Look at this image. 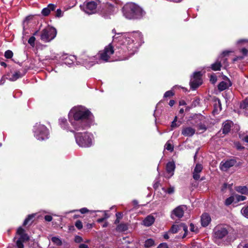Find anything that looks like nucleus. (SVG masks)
Wrapping results in <instances>:
<instances>
[{
  "label": "nucleus",
  "mask_w": 248,
  "mask_h": 248,
  "mask_svg": "<svg viewBox=\"0 0 248 248\" xmlns=\"http://www.w3.org/2000/svg\"><path fill=\"white\" fill-rule=\"evenodd\" d=\"M45 219L46 221H51L52 219V217L51 216L46 215L45 217Z\"/></svg>",
  "instance_id": "6e6d98bb"
},
{
  "label": "nucleus",
  "mask_w": 248,
  "mask_h": 248,
  "mask_svg": "<svg viewBox=\"0 0 248 248\" xmlns=\"http://www.w3.org/2000/svg\"><path fill=\"white\" fill-rule=\"evenodd\" d=\"M244 140H245L246 142H248V136H246V137H245V138H244Z\"/></svg>",
  "instance_id": "774afa93"
},
{
  "label": "nucleus",
  "mask_w": 248,
  "mask_h": 248,
  "mask_svg": "<svg viewBox=\"0 0 248 248\" xmlns=\"http://www.w3.org/2000/svg\"><path fill=\"white\" fill-rule=\"evenodd\" d=\"M122 12L128 19H140L146 14L141 7L134 2L126 3L123 7Z\"/></svg>",
  "instance_id": "7ed1b4c3"
},
{
  "label": "nucleus",
  "mask_w": 248,
  "mask_h": 248,
  "mask_svg": "<svg viewBox=\"0 0 248 248\" xmlns=\"http://www.w3.org/2000/svg\"><path fill=\"white\" fill-rule=\"evenodd\" d=\"M175 168V165L173 162H169L166 165V170L170 174L169 177L173 175V172Z\"/></svg>",
  "instance_id": "4be33fe9"
},
{
  "label": "nucleus",
  "mask_w": 248,
  "mask_h": 248,
  "mask_svg": "<svg viewBox=\"0 0 248 248\" xmlns=\"http://www.w3.org/2000/svg\"><path fill=\"white\" fill-rule=\"evenodd\" d=\"M164 191L168 194H172L174 192V187L173 186L169 187L167 190H165L164 188H163Z\"/></svg>",
  "instance_id": "a19ab883"
},
{
  "label": "nucleus",
  "mask_w": 248,
  "mask_h": 248,
  "mask_svg": "<svg viewBox=\"0 0 248 248\" xmlns=\"http://www.w3.org/2000/svg\"><path fill=\"white\" fill-rule=\"evenodd\" d=\"M175 104V101L173 100H171L170 101V102H169V105L170 106V107H172L174 105V104Z\"/></svg>",
  "instance_id": "680f3d73"
},
{
  "label": "nucleus",
  "mask_w": 248,
  "mask_h": 248,
  "mask_svg": "<svg viewBox=\"0 0 248 248\" xmlns=\"http://www.w3.org/2000/svg\"><path fill=\"white\" fill-rule=\"evenodd\" d=\"M16 233L19 237L16 242V246L17 248H24L23 243L29 240V236L21 227L18 228Z\"/></svg>",
  "instance_id": "9b49d317"
},
{
  "label": "nucleus",
  "mask_w": 248,
  "mask_h": 248,
  "mask_svg": "<svg viewBox=\"0 0 248 248\" xmlns=\"http://www.w3.org/2000/svg\"><path fill=\"white\" fill-rule=\"evenodd\" d=\"M79 248H89L88 245L84 244H81L79 246Z\"/></svg>",
  "instance_id": "bf43d9fd"
},
{
  "label": "nucleus",
  "mask_w": 248,
  "mask_h": 248,
  "mask_svg": "<svg viewBox=\"0 0 248 248\" xmlns=\"http://www.w3.org/2000/svg\"><path fill=\"white\" fill-rule=\"evenodd\" d=\"M196 130L190 126L183 127L182 130V134L185 137H191L195 133Z\"/></svg>",
  "instance_id": "a211bd4d"
},
{
  "label": "nucleus",
  "mask_w": 248,
  "mask_h": 248,
  "mask_svg": "<svg viewBox=\"0 0 248 248\" xmlns=\"http://www.w3.org/2000/svg\"><path fill=\"white\" fill-rule=\"evenodd\" d=\"M231 229L229 227L223 225L216 226L213 232V238L214 242L219 244L221 241L226 237L227 242L233 241L235 238H232L230 232Z\"/></svg>",
  "instance_id": "20e7f679"
},
{
  "label": "nucleus",
  "mask_w": 248,
  "mask_h": 248,
  "mask_svg": "<svg viewBox=\"0 0 248 248\" xmlns=\"http://www.w3.org/2000/svg\"><path fill=\"white\" fill-rule=\"evenodd\" d=\"M159 186V183L158 182H156L154 184V187L156 189Z\"/></svg>",
  "instance_id": "e2e57ef3"
},
{
  "label": "nucleus",
  "mask_w": 248,
  "mask_h": 248,
  "mask_svg": "<svg viewBox=\"0 0 248 248\" xmlns=\"http://www.w3.org/2000/svg\"><path fill=\"white\" fill-rule=\"evenodd\" d=\"M179 105L180 106H184V105H186V102L184 100H181L179 102Z\"/></svg>",
  "instance_id": "052dcab7"
},
{
  "label": "nucleus",
  "mask_w": 248,
  "mask_h": 248,
  "mask_svg": "<svg viewBox=\"0 0 248 248\" xmlns=\"http://www.w3.org/2000/svg\"><path fill=\"white\" fill-rule=\"evenodd\" d=\"M180 231H184L185 232L183 237L184 238L186 237L188 232V229L187 227L185 224L181 223L179 225H173L169 232L172 233H175Z\"/></svg>",
  "instance_id": "4468645a"
},
{
  "label": "nucleus",
  "mask_w": 248,
  "mask_h": 248,
  "mask_svg": "<svg viewBox=\"0 0 248 248\" xmlns=\"http://www.w3.org/2000/svg\"><path fill=\"white\" fill-rule=\"evenodd\" d=\"M5 80L2 77L0 78V85H1L4 83Z\"/></svg>",
  "instance_id": "0e129e2a"
},
{
  "label": "nucleus",
  "mask_w": 248,
  "mask_h": 248,
  "mask_svg": "<svg viewBox=\"0 0 248 248\" xmlns=\"http://www.w3.org/2000/svg\"><path fill=\"white\" fill-rule=\"evenodd\" d=\"M241 213L244 216L248 218V205L247 207H243L242 209Z\"/></svg>",
  "instance_id": "e433bc0d"
},
{
  "label": "nucleus",
  "mask_w": 248,
  "mask_h": 248,
  "mask_svg": "<svg viewBox=\"0 0 248 248\" xmlns=\"http://www.w3.org/2000/svg\"><path fill=\"white\" fill-rule=\"evenodd\" d=\"M56 34L57 31L55 28L47 26L42 31L40 38L45 43L49 42L54 39Z\"/></svg>",
  "instance_id": "6e6552de"
},
{
  "label": "nucleus",
  "mask_w": 248,
  "mask_h": 248,
  "mask_svg": "<svg viewBox=\"0 0 248 248\" xmlns=\"http://www.w3.org/2000/svg\"><path fill=\"white\" fill-rule=\"evenodd\" d=\"M241 108L248 110V97L245 99L240 104Z\"/></svg>",
  "instance_id": "c756f323"
},
{
  "label": "nucleus",
  "mask_w": 248,
  "mask_h": 248,
  "mask_svg": "<svg viewBox=\"0 0 248 248\" xmlns=\"http://www.w3.org/2000/svg\"><path fill=\"white\" fill-rule=\"evenodd\" d=\"M164 238L166 239H169V237L167 233H166L164 235Z\"/></svg>",
  "instance_id": "338daca9"
},
{
  "label": "nucleus",
  "mask_w": 248,
  "mask_h": 248,
  "mask_svg": "<svg viewBox=\"0 0 248 248\" xmlns=\"http://www.w3.org/2000/svg\"><path fill=\"white\" fill-rule=\"evenodd\" d=\"M198 127H199V129L200 130H202L203 131L206 130V126L205 125H204V124H200L198 125Z\"/></svg>",
  "instance_id": "3c124183"
},
{
  "label": "nucleus",
  "mask_w": 248,
  "mask_h": 248,
  "mask_svg": "<svg viewBox=\"0 0 248 248\" xmlns=\"http://www.w3.org/2000/svg\"><path fill=\"white\" fill-rule=\"evenodd\" d=\"M34 214L29 215L28 217L25 219L23 222V225L26 226L28 224L29 221L34 217Z\"/></svg>",
  "instance_id": "f704fd0d"
},
{
  "label": "nucleus",
  "mask_w": 248,
  "mask_h": 248,
  "mask_svg": "<svg viewBox=\"0 0 248 248\" xmlns=\"http://www.w3.org/2000/svg\"><path fill=\"white\" fill-rule=\"evenodd\" d=\"M35 41V38L34 36L31 37L29 40H28V43L32 46H34V42Z\"/></svg>",
  "instance_id": "ea45409f"
},
{
  "label": "nucleus",
  "mask_w": 248,
  "mask_h": 248,
  "mask_svg": "<svg viewBox=\"0 0 248 248\" xmlns=\"http://www.w3.org/2000/svg\"><path fill=\"white\" fill-rule=\"evenodd\" d=\"M186 209V206L184 205L178 206L174 209L173 210L171 213V217L172 219L175 217L180 218H181L184 213V211Z\"/></svg>",
  "instance_id": "2eb2a0df"
},
{
  "label": "nucleus",
  "mask_w": 248,
  "mask_h": 248,
  "mask_svg": "<svg viewBox=\"0 0 248 248\" xmlns=\"http://www.w3.org/2000/svg\"><path fill=\"white\" fill-rule=\"evenodd\" d=\"M68 116L70 123L77 131L89 127L93 121L91 112L82 106L73 108Z\"/></svg>",
  "instance_id": "f03ea898"
},
{
  "label": "nucleus",
  "mask_w": 248,
  "mask_h": 248,
  "mask_svg": "<svg viewBox=\"0 0 248 248\" xmlns=\"http://www.w3.org/2000/svg\"><path fill=\"white\" fill-rule=\"evenodd\" d=\"M157 248H168V245L166 243H163L160 244L157 247Z\"/></svg>",
  "instance_id": "8fccbe9b"
},
{
  "label": "nucleus",
  "mask_w": 248,
  "mask_h": 248,
  "mask_svg": "<svg viewBox=\"0 0 248 248\" xmlns=\"http://www.w3.org/2000/svg\"><path fill=\"white\" fill-rule=\"evenodd\" d=\"M128 225L126 223H121L116 227V230L120 232H125L128 230Z\"/></svg>",
  "instance_id": "a878e982"
},
{
  "label": "nucleus",
  "mask_w": 248,
  "mask_h": 248,
  "mask_svg": "<svg viewBox=\"0 0 248 248\" xmlns=\"http://www.w3.org/2000/svg\"><path fill=\"white\" fill-rule=\"evenodd\" d=\"M76 60V58L74 56H69L65 59L64 63L68 65H70L74 63V62Z\"/></svg>",
  "instance_id": "bb28decb"
},
{
  "label": "nucleus",
  "mask_w": 248,
  "mask_h": 248,
  "mask_svg": "<svg viewBox=\"0 0 248 248\" xmlns=\"http://www.w3.org/2000/svg\"><path fill=\"white\" fill-rule=\"evenodd\" d=\"M203 169L202 165L197 164L193 171V178L195 180H198L200 178V173L202 172Z\"/></svg>",
  "instance_id": "dca6fc26"
},
{
  "label": "nucleus",
  "mask_w": 248,
  "mask_h": 248,
  "mask_svg": "<svg viewBox=\"0 0 248 248\" xmlns=\"http://www.w3.org/2000/svg\"><path fill=\"white\" fill-rule=\"evenodd\" d=\"M116 216L117 217V218H118V217L119 218V219H120V218L121 217V214L120 213H117L116 214Z\"/></svg>",
  "instance_id": "69168bd1"
},
{
  "label": "nucleus",
  "mask_w": 248,
  "mask_h": 248,
  "mask_svg": "<svg viewBox=\"0 0 248 248\" xmlns=\"http://www.w3.org/2000/svg\"><path fill=\"white\" fill-rule=\"evenodd\" d=\"M202 73L201 72H195L193 77L191 78L190 84L193 89H196L202 83L201 79Z\"/></svg>",
  "instance_id": "f8f14e48"
},
{
  "label": "nucleus",
  "mask_w": 248,
  "mask_h": 248,
  "mask_svg": "<svg viewBox=\"0 0 248 248\" xmlns=\"http://www.w3.org/2000/svg\"><path fill=\"white\" fill-rule=\"evenodd\" d=\"M235 198L238 201H243L246 199V197L242 195H236Z\"/></svg>",
  "instance_id": "c03bdc74"
},
{
  "label": "nucleus",
  "mask_w": 248,
  "mask_h": 248,
  "mask_svg": "<svg viewBox=\"0 0 248 248\" xmlns=\"http://www.w3.org/2000/svg\"><path fill=\"white\" fill-rule=\"evenodd\" d=\"M232 86V82L230 80L226 78L224 80L221 81L219 83L218 85V89L220 91H223L227 89H228L229 87Z\"/></svg>",
  "instance_id": "f3484780"
},
{
  "label": "nucleus",
  "mask_w": 248,
  "mask_h": 248,
  "mask_svg": "<svg viewBox=\"0 0 248 248\" xmlns=\"http://www.w3.org/2000/svg\"><path fill=\"white\" fill-rule=\"evenodd\" d=\"M109 217V216L107 214L106 211L103 212V217L97 220V222L101 223L105 219Z\"/></svg>",
  "instance_id": "473e14b6"
},
{
  "label": "nucleus",
  "mask_w": 248,
  "mask_h": 248,
  "mask_svg": "<svg viewBox=\"0 0 248 248\" xmlns=\"http://www.w3.org/2000/svg\"><path fill=\"white\" fill-rule=\"evenodd\" d=\"M13 55V53L12 51L9 50L6 51L4 54L5 57L7 59L11 58Z\"/></svg>",
  "instance_id": "58836bf2"
},
{
  "label": "nucleus",
  "mask_w": 248,
  "mask_h": 248,
  "mask_svg": "<svg viewBox=\"0 0 248 248\" xmlns=\"http://www.w3.org/2000/svg\"><path fill=\"white\" fill-rule=\"evenodd\" d=\"M217 80V77L215 76L211 75L210 77V81L212 83H215Z\"/></svg>",
  "instance_id": "09e8293b"
},
{
  "label": "nucleus",
  "mask_w": 248,
  "mask_h": 248,
  "mask_svg": "<svg viewBox=\"0 0 248 248\" xmlns=\"http://www.w3.org/2000/svg\"><path fill=\"white\" fill-rule=\"evenodd\" d=\"M34 137L39 140H43L48 138L49 132L46 127L40 124L37 123L34 126Z\"/></svg>",
  "instance_id": "0eeeda50"
},
{
  "label": "nucleus",
  "mask_w": 248,
  "mask_h": 248,
  "mask_svg": "<svg viewBox=\"0 0 248 248\" xmlns=\"http://www.w3.org/2000/svg\"><path fill=\"white\" fill-rule=\"evenodd\" d=\"M173 95H174V93L171 91H168L164 93V97L167 98L168 97L172 96Z\"/></svg>",
  "instance_id": "79ce46f5"
},
{
  "label": "nucleus",
  "mask_w": 248,
  "mask_h": 248,
  "mask_svg": "<svg viewBox=\"0 0 248 248\" xmlns=\"http://www.w3.org/2000/svg\"><path fill=\"white\" fill-rule=\"evenodd\" d=\"M56 16L57 17H61L62 16V12L60 9H58L56 11Z\"/></svg>",
  "instance_id": "603ef678"
},
{
  "label": "nucleus",
  "mask_w": 248,
  "mask_h": 248,
  "mask_svg": "<svg viewBox=\"0 0 248 248\" xmlns=\"http://www.w3.org/2000/svg\"><path fill=\"white\" fill-rule=\"evenodd\" d=\"M232 124V123L230 121H226L223 124L222 132L224 134H227L230 131Z\"/></svg>",
  "instance_id": "b1692460"
},
{
  "label": "nucleus",
  "mask_w": 248,
  "mask_h": 248,
  "mask_svg": "<svg viewBox=\"0 0 248 248\" xmlns=\"http://www.w3.org/2000/svg\"><path fill=\"white\" fill-rule=\"evenodd\" d=\"M76 227L78 229L80 230L82 228V223L81 221L77 220L75 223Z\"/></svg>",
  "instance_id": "37998d69"
},
{
  "label": "nucleus",
  "mask_w": 248,
  "mask_h": 248,
  "mask_svg": "<svg viewBox=\"0 0 248 248\" xmlns=\"http://www.w3.org/2000/svg\"><path fill=\"white\" fill-rule=\"evenodd\" d=\"M78 62L84 65L86 68H90L96 63H100V60L96 56L89 57L85 54H82L79 58Z\"/></svg>",
  "instance_id": "9d476101"
},
{
  "label": "nucleus",
  "mask_w": 248,
  "mask_h": 248,
  "mask_svg": "<svg viewBox=\"0 0 248 248\" xmlns=\"http://www.w3.org/2000/svg\"><path fill=\"white\" fill-rule=\"evenodd\" d=\"M215 109H214V111H218V110L219 109V110H221V102H220V101L219 99H218V98H216L215 100Z\"/></svg>",
  "instance_id": "cd10ccee"
},
{
  "label": "nucleus",
  "mask_w": 248,
  "mask_h": 248,
  "mask_svg": "<svg viewBox=\"0 0 248 248\" xmlns=\"http://www.w3.org/2000/svg\"><path fill=\"white\" fill-rule=\"evenodd\" d=\"M79 211L81 214H85L87 213L89 210L86 208H82L79 210Z\"/></svg>",
  "instance_id": "4d7b16f0"
},
{
  "label": "nucleus",
  "mask_w": 248,
  "mask_h": 248,
  "mask_svg": "<svg viewBox=\"0 0 248 248\" xmlns=\"http://www.w3.org/2000/svg\"><path fill=\"white\" fill-rule=\"evenodd\" d=\"M24 75V74H22L20 71H16L13 73L9 79L12 81H16L17 79L22 78Z\"/></svg>",
  "instance_id": "393cba45"
},
{
  "label": "nucleus",
  "mask_w": 248,
  "mask_h": 248,
  "mask_svg": "<svg viewBox=\"0 0 248 248\" xmlns=\"http://www.w3.org/2000/svg\"><path fill=\"white\" fill-rule=\"evenodd\" d=\"M121 4V2L119 0H112L111 2H107L103 4L98 11L105 18H108L109 16L113 14L117 5Z\"/></svg>",
  "instance_id": "423d86ee"
},
{
  "label": "nucleus",
  "mask_w": 248,
  "mask_h": 248,
  "mask_svg": "<svg viewBox=\"0 0 248 248\" xmlns=\"http://www.w3.org/2000/svg\"><path fill=\"white\" fill-rule=\"evenodd\" d=\"M59 122L61 127L63 129H67L66 125V120L65 118H61L59 119Z\"/></svg>",
  "instance_id": "72a5a7b5"
},
{
  "label": "nucleus",
  "mask_w": 248,
  "mask_h": 248,
  "mask_svg": "<svg viewBox=\"0 0 248 248\" xmlns=\"http://www.w3.org/2000/svg\"><path fill=\"white\" fill-rule=\"evenodd\" d=\"M243 58H244V57L243 56H237L233 59V61L234 62L238 60H241Z\"/></svg>",
  "instance_id": "13d9d810"
},
{
  "label": "nucleus",
  "mask_w": 248,
  "mask_h": 248,
  "mask_svg": "<svg viewBox=\"0 0 248 248\" xmlns=\"http://www.w3.org/2000/svg\"><path fill=\"white\" fill-rule=\"evenodd\" d=\"M241 52L244 56H247L248 53V50L245 48H243L241 49Z\"/></svg>",
  "instance_id": "5fc2aeb1"
},
{
  "label": "nucleus",
  "mask_w": 248,
  "mask_h": 248,
  "mask_svg": "<svg viewBox=\"0 0 248 248\" xmlns=\"http://www.w3.org/2000/svg\"><path fill=\"white\" fill-rule=\"evenodd\" d=\"M189 230H190V231H191L192 232H197L198 231L197 228H196L194 226V224L192 223H191L190 224Z\"/></svg>",
  "instance_id": "a18cd8bd"
},
{
  "label": "nucleus",
  "mask_w": 248,
  "mask_h": 248,
  "mask_svg": "<svg viewBox=\"0 0 248 248\" xmlns=\"http://www.w3.org/2000/svg\"><path fill=\"white\" fill-rule=\"evenodd\" d=\"M75 241L76 243H80L82 241V238L79 236H76L75 238Z\"/></svg>",
  "instance_id": "de8ad7c7"
},
{
  "label": "nucleus",
  "mask_w": 248,
  "mask_h": 248,
  "mask_svg": "<svg viewBox=\"0 0 248 248\" xmlns=\"http://www.w3.org/2000/svg\"><path fill=\"white\" fill-rule=\"evenodd\" d=\"M227 59L223 56H222V57L220 58H219L216 62L211 65V68L214 71L219 70L221 66V62L222 61L224 63H225Z\"/></svg>",
  "instance_id": "6ab92c4d"
},
{
  "label": "nucleus",
  "mask_w": 248,
  "mask_h": 248,
  "mask_svg": "<svg viewBox=\"0 0 248 248\" xmlns=\"http://www.w3.org/2000/svg\"><path fill=\"white\" fill-rule=\"evenodd\" d=\"M238 248H248V242L244 244L239 245Z\"/></svg>",
  "instance_id": "864d4df0"
},
{
  "label": "nucleus",
  "mask_w": 248,
  "mask_h": 248,
  "mask_svg": "<svg viewBox=\"0 0 248 248\" xmlns=\"http://www.w3.org/2000/svg\"><path fill=\"white\" fill-rule=\"evenodd\" d=\"M180 123L179 124L177 123V122H173L172 121L170 125L171 127V130H172L173 129L178 127L180 125Z\"/></svg>",
  "instance_id": "49530a36"
},
{
  "label": "nucleus",
  "mask_w": 248,
  "mask_h": 248,
  "mask_svg": "<svg viewBox=\"0 0 248 248\" xmlns=\"http://www.w3.org/2000/svg\"><path fill=\"white\" fill-rule=\"evenodd\" d=\"M51 241L53 243H54L57 246H60L62 245V243L61 240L58 237H52Z\"/></svg>",
  "instance_id": "2f4dec72"
},
{
  "label": "nucleus",
  "mask_w": 248,
  "mask_h": 248,
  "mask_svg": "<svg viewBox=\"0 0 248 248\" xmlns=\"http://www.w3.org/2000/svg\"><path fill=\"white\" fill-rule=\"evenodd\" d=\"M155 241L153 239H148L145 242L144 246L146 248H149L154 245Z\"/></svg>",
  "instance_id": "c85d7f7f"
},
{
  "label": "nucleus",
  "mask_w": 248,
  "mask_h": 248,
  "mask_svg": "<svg viewBox=\"0 0 248 248\" xmlns=\"http://www.w3.org/2000/svg\"><path fill=\"white\" fill-rule=\"evenodd\" d=\"M211 220L210 216L207 213H204L201 217V224L203 227L207 226Z\"/></svg>",
  "instance_id": "aec40b11"
},
{
  "label": "nucleus",
  "mask_w": 248,
  "mask_h": 248,
  "mask_svg": "<svg viewBox=\"0 0 248 248\" xmlns=\"http://www.w3.org/2000/svg\"><path fill=\"white\" fill-rule=\"evenodd\" d=\"M77 144L81 147H89L93 145V136L87 132H78L75 134Z\"/></svg>",
  "instance_id": "39448f33"
},
{
  "label": "nucleus",
  "mask_w": 248,
  "mask_h": 248,
  "mask_svg": "<svg viewBox=\"0 0 248 248\" xmlns=\"http://www.w3.org/2000/svg\"><path fill=\"white\" fill-rule=\"evenodd\" d=\"M236 190L241 193L245 194L248 193V189L245 186H238L236 188Z\"/></svg>",
  "instance_id": "7c9ffc66"
},
{
  "label": "nucleus",
  "mask_w": 248,
  "mask_h": 248,
  "mask_svg": "<svg viewBox=\"0 0 248 248\" xmlns=\"http://www.w3.org/2000/svg\"><path fill=\"white\" fill-rule=\"evenodd\" d=\"M141 39L142 35L139 31L117 33L113 37V43H117L116 48L113 49L110 44L103 51L99 52V60L107 62L110 55L114 53L119 60H127L137 51L138 48L134 44V39L137 40Z\"/></svg>",
  "instance_id": "f257e3e1"
},
{
  "label": "nucleus",
  "mask_w": 248,
  "mask_h": 248,
  "mask_svg": "<svg viewBox=\"0 0 248 248\" xmlns=\"http://www.w3.org/2000/svg\"><path fill=\"white\" fill-rule=\"evenodd\" d=\"M165 148L167 150L170 151H172L173 149V147L170 141H167V142L166 143L165 145Z\"/></svg>",
  "instance_id": "c9c22d12"
},
{
  "label": "nucleus",
  "mask_w": 248,
  "mask_h": 248,
  "mask_svg": "<svg viewBox=\"0 0 248 248\" xmlns=\"http://www.w3.org/2000/svg\"><path fill=\"white\" fill-rule=\"evenodd\" d=\"M56 7L54 4H49L47 7L43 9L41 13L44 16H47L51 11H54Z\"/></svg>",
  "instance_id": "412c9836"
},
{
  "label": "nucleus",
  "mask_w": 248,
  "mask_h": 248,
  "mask_svg": "<svg viewBox=\"0 0 248 248\" xmlns=\"http://www.w3.org/2000/svg\"><path fill=\"white\" fill-rule=\"evenodd\" d=\"M234 198L235 196H231L227 198L225 201V204L226 205H230L233 202Z\"/></svg>",
  "instance_id": "4c0bfd02"
},
{
  "label": "nucleus",
  "mask_w": 248,
  "mask_h": 248,
  "mask_svg": "<svg viewBox=\"0 0 248 248\" xmlns=\"http://www.w3.org/2000/svg\"><path fill=\"white\" fill-rule=\"evenodd\" d=\"M100 4L99 0L85 2L80 6L81 9L86 14L92 15L97 12V6Z\"/></svg>",
  "instance_id": "1a4fd4ad"
},
{
  "label": "nucleus",
  "mask_w": 248,
  "mask_h": 248,
  "mask_svg": "<svg viewBox=\"0 0 248 248\" xmlns=\"http://www.w3.org/2000/svg\"><path fill=\"white\" fill-rule=\"evenodd\" d=\"M155 222V218L153 216H148L143 220V225L145 226H150Z\"/></svg>",
  "instance_id": "5701e85b"
},
{
  "label": "nucleus",
  "mask_w": 248,
  "mask_h": 248,
  "mask_svg": "<svg viewBox=\"0 0 248 248\" xmlns=\"http://www.w3.org/2000/svg\"><path fill=\"white\" fill-rule=\"evenodd\" d=\"M236 163V160L233 158L223 160L221 162L219 168L222 171H226L230 168L235 165Z\"/></svg>",
  "instance_id": "ddd939ff"
}]
</instances>
